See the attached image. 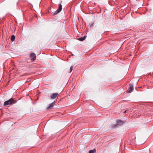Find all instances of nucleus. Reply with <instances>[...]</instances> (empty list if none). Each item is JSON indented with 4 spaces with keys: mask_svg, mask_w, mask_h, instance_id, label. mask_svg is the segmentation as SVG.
I'll return each instance as SVG.
<instances>
[{
    "mask_svg": "<svg viewBox=\"0 0 153 153\" xmlns=\"http://www.w3.org/2000/svg\"><path fill=\"white\" fill-rule=\"evenodd\" d=\"M127 111V110L125 111L124 112V113H126V112Z\"/></svg>",
    "mask_w": 153,
    "mask_h": 153,
    "instance_id": "4468645a",
    "label": "nucleus"
},
{
    "mask_svg": "<svg viewBox=\"0 0 153 153\" xmlns=\"http://www.w3.org/2000/svg\"><path fill=\"white\" fill-rule=\"evenodd\" d=\"M59 7L57 9V10H56V11H55L54 13H53V15H55L57 14H58V13H59L62 10V5L61 4H59Z\"/></svg>",
    "mask_w": 153,
    "mask_h": 153,
    "instance_id": "f03ea898",
    "label": "nucleus"
},
{
    "mask_svg": "<svg viewBox=\"0 0 153 153\" xmlns=\"http://www.w3.org/2000/svg\"><path fill=\"white\" fill-rule=\"evenodd\" d=\"M58 95V93H53L50 96V97L51 99H55L57 97Z\"/></svg>",
    "mask_w": 153,
    "mask_h": 153,
    "instance_id": "423d86ee",
    "label": "nucleus"
},
{
    "mask_svg": "<svg viewBox=\"0 0 153 153\" xmlns=\"http://www.w3.org/2000/svg\"><path fill=\"white\" fill-rule=\"evenodd\" d=\"M117 125V124H114V125H113L111 126V127L113 128H115L117 127H118Z\"/></svg>",
    "mask_w": 153,
    "mask_h": 153,
    "instance_id": "9b49d317",
    "label": "nucleus"
},
{
    "mask_svg": "<svg viewBox=\"0 0 153 153\" xmlns=\"http://www.w3.org/2000/svg\"><path fill=\"white\" fill-rule=\"evenodd\" d=\"M15 39V36L14 35H12L11 37V40L12 42L14 41Z\"/></svg>",
    "mask_w": 153,
    "mask_h": 153,
    "instance_id": "1a4fd4ad",
    "label": "nucleus"
},
{
    "mask_svg": "<svg viewBox=\"0 0 153 153\" xmlns=\"http://www.w3.org/2000/svg\"><path fill=\"white\" fill-rule=\"evenodd\" d=\"M73 66H71L70 68V73H71V71H72V70H73Z\"/></svg>",
    "mask_w": 153,
    "mask_h": 153,
    "instance_id": "f8f14e48",
    "label": "nucleus"
},
{
    "mask_svg": "<svg viewBox=\"0 0 153 153\" xmlns=\"http://www.w3.org/2000/svg\"><path fill=\"white\" fill-rule=\"evenodd\" d=\"M94 25V23H92V24H91V25L93 26Z\"/></svg>",
    "mask_w": 153,
    "mask_h": 153,
    "instance_id": "ddd939ff",
    "label": "nucleus"
},
{
    "mask_svg": "<svg viewBox=\"0 0 153 153\" xmlns=\"http://www.w3.org/2000/svg\"><path fill=\"white\" fill-rule=\"evenodd\" d=\"M133 86L132 84H130L128 90V92L129 93H131L133 90Z\"/></svg>",
    "mask_w": 153,
    "mask_h": 153,
    "instance_id": "39448f33",
    "label": "nucleus"
},
{
    "mask_svg": "<svg viewBox=\"0 0 153 153\" xmlns=\"http://www.w3.org/2000/svg\"><path fill=\"white\" fill-rule=\"evenodd\" d=\"M55 105V102L54 101L49 105L47 107V109L48 110L51 109Z\"/></svg>",
    "mask_w": 153,
    "mask_h": 153,
    "instance_id": "20e7f679",
    "label": "nucleus"
},
{
    "mask_svg": "<svg viewBox=\"0 0 153 153\" xmlns=\"http://www.w3.org/2000/svg\"><path fill=\"white\" fill-rule=\"evenodd\" d=\"M30 57L32 61H33L36 60V56L34 53H31L30 54Z\"/></svg>",
    "mask_w": 153,
    "mask_h": 153,
    "instance_id": "7ed1b4c3",
    "label": "nucleus"
},
{
    "mask_svg": "<svg viewBox=\"0 0 153 153\" xmlns=\"http://www.w3.org/2000/svg\"><path fill=\"white\" fill-rule=\"evenodd\" d=\"M86 36H84L83 37H81L80 38H79L78 39V40L79 41H82L83 40H84L86 38Z\"/></svg>",
    "mask_w": 153,
    "mask_h": 153,
    "instance_id": "6e6552de",
    "label": "nucleus"
},
{
    "mask_svg": "<svg viewBox=\"0 0 153 153\" xmlns=\"http://www.w3.org/2000/svg\"><path fill=\"white\" fill-rule=\"evenodd\" d=\"M96 152V149H94L90 150L89 153H95Z\"/></svg>",
    "mask_w": 153,
    "mask_h": 153,
    "instance_id": "9d476101",
    "label": "nucleus"
},
{
    "mask_svg": "<svg viewBox=\"0 0 153 153\" xmlns=\"http://www.w3.org/2000/svg\"><path fill=\"white\" fill-rule=\"evenodd\" d=\"M16 100H14L13 98H11L8 100L5 101L4 103V105L5 106H9L10 105L16 103Z\"/></svg>",
    "mask_w": 153,
    "mask_h": 153,
    "instance_id": "f257e3e1",
    "label": "nucleus"
},
{
    "mask_svg": "<svg viewBox=\"0 0 153 153\" xmlns=\"http://www.w3.org/2000/svg\"><path fill=\"white\" fill-rule=\"evenodd\" d=\"M123 122L121 120H118L117 122V125L118 126L121 125L123 124Z\"/></svg>",
    "mask_w": 153,
    "mask_h": 153,
    "instance_id": "0eeeda50",
    "label": "nucleus"
}]
</instances>
